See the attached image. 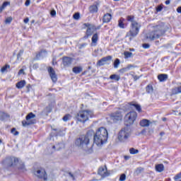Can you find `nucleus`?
I'll list each match as a JSON object with an SVG mask.
<instances>
[{
  "instance_id": "obj_10",
  "label": "nucleus",
  "mask_w": 181,
  "mask_h": 181,
  "mask_svg": "<svg viewBox=\"0 0 181 181\" xmlns=\"http://www.w3.org/2000/svg\"><path fill=\"white\" fill-rule=\"evenodd\" d=\"M122 110L119 109L116 112L111 115L110 119L113 122H117V121H121V119H122Z\"/></svg>"
},
{
  "instance_id": "obj_61",
  "label": "nucleus",
  "mask_w": 181,
  "mask_h": 181,
  "mask_svg": "<svg viewBox=\"0 0 181 181\" xmlns=\"http://www.w3.org/2000/svg\"><path fill=\"white\" fill-rule=\"evenodd\" d=\"M115 1H118V0H115Z\"/></svg>"
},
{
  "instance_id": "obj_2",
  "label": "nucleus",
  "mask_w": 181,
  "mask_h": 181,
  "mask_svg": "<svg viewBox=\"0 0 181 181\" xmlns=\"http://www.w3.org/2000/svg\"><path fill=\"white\" fill-rule=\"evenodd\" d=\"M127 21L132 22L130 25V30L126 34V37L129 38V42L132 41L134 37L138 36L139 33V30L141 29V24L134 20V16H128Z\"/></svg>"
},
{
  "instance_id": "obj_3",
  "label": "nucleus",
  "mask_w": 181,
  "mask_h": 181,
  "mask_svg": "<svg viewBox=\"0 0 181 181\" xmlns=\"http://www.w3.org/2000/svg\"><path fill=\"white\" fill-rule=\"evenodd\" d=\"M75 145L79 149H83L88 152V153H91L93 152V146H90V138L88 136H81L75 141Z\"/></svg>"
},
{
  "instance_id": "obj_54",
  "label": "nucleus",
  "mask_w": 181,
  "mask_h": 181,
  "mask_svg": "<svg viewBox=\"0 0 181 181\" xmlns=\"http://www.w3.org/2000/svg\"><path fill=\"white\" fill-rule=\"evenodd\" d=\"M139 78V77H138V76H134V79L135 81L138 80Z\"/></svg>"
},
{
  "instance_id": "obj_49",
  "label": "nucleus",
  "mask_w": 181,
  "mask_h": 181,
  "mask_svg": "<svg viewBox=\"0 0 181 181\" xmlns=\"http://www.w3.org/2000/svg\"><path fill=\"white\" fill-rule=\"evenodd\" d=\"M143 47L144 49H149V44H144Z\"/></svg>"
},
{
  "instance_id": "obj_37",
  "label": "nucleus",
  "mask_w": 181,
  "mask_h": 181,
  "mask_svg": "<svg viewBox=\"0 0 181 181\" xmlns=\"http://www.w3.org/2000/svg\"><path fill=\"white\" fill-rule=\"evenodd\" d=\"M119 66V59H116L114 62V67L115 69H118Z\"/></svg>"
},
{
  "instance_id": "obj_20",
  "label": "nucleus",
  "mask_w": 181,
  "mask_h": 181,
  "mask_svg": "<svg viewBox=\"0 0 181 181\" xmlns=\"http://www.w3.org/2000/svg\"><path fill=\"white\" fill-rule=\"evenodd\" d=\"M73 73L75 74H80L83 71V67L81 66H75L72 69Z\"/></svg>"
},
{
  "instance_id": "obj_60",
  "label": "nucleus",
  "mask_w": 181,
  "mask_h": 181,
  "mask_svg": "<svg viewBox=\"0 0 181 181\" xmlns=\"http://www.w3.org/2000/svg\"><path fill=\"white\" fill-rule=\"evenodd\" d=\"M124 158H125V159H127V156H125Z\"/></svg>"
},
{
  "instance_id": "obj_26",
  "label": "nucleus",
  "mask_w": 181,
  "mask_h": 181,
  "mask_svg": "<svg viewBox=\"0 0 181 181\" xmlns=\"http://www.w3.org/2000/svg\"><path fill=\"white\" fill-rule=\"evenodd\" d=\"M110 80H115V81H119L121 76L117 74H112L110 76Z\"/></svg>"
},
{
  "instance_id": "obj_53",
  "label": "nucleus",
  "mask_w": 181,
  "mask_h": 181,
  "mask_svg": "<svg viewBox=\"0 0 181 181\" xmlns=\"http://www.w3.org/2000/svg\"><path fill=\"white\" fill-rule=\"evenodd\" d=\"M170 4V0L165 1V5H169Z\"/></svg>"
},
{
  "instance_id": "obj_59",
  "label": "nucleus",
  "mask_w": 181,
  "mask_h": 181,
  "mask_svg": "<svg viewBox=\"0 0 181 181\" xmlns=\"http://www.w3.org/2000/svg\"><path fill=\"white\" fill-rule=\"evenodd\" d=\"M2 142V140L0 139V144Z\"/></svg>"
},
{
  "instance_id": "obj_47",
  "label": "nucleus",
  "mask_w": 181,
  "mask_h": 181,
  "mask_svg": "<svg viewBox=\"0 0 181 181\" xmlns=\"http://www.w3.org/2000/svg\"><path fill=\"white\" fill-rule=\"evenodd\" d=\"M126 69H127V71H129V70H132V69H134V66L132 65H128Z\"/></svg>"
},
{
  "instance_id": "obj_1",
  "label": "nucleus",
  "mask_w": 181,
  "mask_h": 181,
  "mask_svg": "<svg viewBox=\"0 0 181 181\" xmlns=\"http://www.w3.org/2000/svg\"><path fill=\"white\" fill-rule=\"evenodd\" d=\"M108 139V131L104 127L99 128L94 135L93 144L98 148H101L103 145L107 144Z\"/></svg>"
},
{
  "instance_id": "obj_29",
  "label": "nucleus",
  "mask_w": 181,
  "mask_h": 181,
  "mask_svg": "<svg viewBox=\"0 0 181 181\" xmlns=\"http://www.w3.org/2000/svg\"><path fill=\"white\" fill-rule=\"evenodd\" d=\"M8 5H9V2L8 1L3 3L2 6L0 7V13L4 10L5 8H6V6H8Z\"/></svg>"
},
{
  "instance_id": "obj_34",
  "label": "nucleus",
  "mask_w": 181,
  "mask_h": 181,
  "mask_svg": "<svg viewBox=\"0 0 181 181\" xmlns=\"http://www.w3.org/2000/svg\"><path fill=\"white\" fill-rule=\"evenodd\" d=\"M144 170V168L142 167H139L138 168L136 169L134 174L135 175H140V173H142Z\"/></svg>"
},
{
  "instance_id": "obj_35",
  "label": "nucleus",
  "mask_w": 181,
  "mask_h": 181,
  "mask_svg": "<svg viewBox=\"0 0 181 181\" xmlns=\"http://www.w3.org/2000/svg\"><path fill=\"white\" fill-rule=\"evenodd\" d=\"M22 54H23V49H21L17 54V60H22Z\"/></svg>"
},
{
  "instance_id": "obj_17",
  "label": "nucleus",
  "mask_w": 181,
  "mask_h": 181,
  "mask_svg": "<svg viewBox=\"0 0 181 181\" xmlns=\"http://www.w3.org/2000/svg\"><path fill=\"white\" fill-rule=\"evenodd\" d=\"M111 19H112V16L110 13H106L103 16V23H108V22H111Z\"/></svg>"
},
{
  "instance_id": "obj_21",
  "label": "nucleus",
  "mask_w": 181,
  "mask_h": 181,
  "mask_svg": "<svg viewBox=\"0 0 181 181\" xmlns=\"http://www.w3.org/2000/svg\"><path fill=\"white\" fill-rule=\"evenodd\" d=\"M89 11L91 13H97L98 12V7L97 5H93L89 7Z\"/></svg>"
},
{
  "instance_id": "obj_25",
  "label": "nucleus",
  "mask_w": 181,
  "mask_h": 181,
  "mask_svg": "<svg viewBox=\"0 0 181 181\" xmlns=\"http://www.w3.org/2000/svg\"><path fill=\"white\" fill-rule=\"evenodd\" d=\"M24 86H26V81L25 80L16 83L17 88H23Z\"/></svg>"
},
{
  "instance_id": "obj_52",
  "label": "nucleus",
  "mask_w": 181,
  "mask_h": 181,
  "mask_svg": "<svg viewBox=\"0 0 181 181\" xmlns=\"http://www.w3.org/2000/svg\"><path fill=\"white\" fill-rule=\"evenodd\" d=\"M29 23V18H26L24 19V23Z\"/></svg>"
},
{
  "instance_id": "obj_5",
  "label": "nucleus",
  "mask_w": 181,
  "mask_h": 181,
  "mask_svg": "<svg viewBox=\"0 0 181 181\" xmlns=\"http://www.w3.org/2000/svg\"><path fill=\"white\" fill-rule=\"evenodd\" d=\"M3 165L5 168H15V166H17L18 169L25 172V165L15 157L6 158L3 160Z\"/></svg>"
},
{
  "instance_id": "obj_8",
  "label": "nucleus",
  "mask_w": 181,
  "mask_h": 181,
  "mask_svg": "<svg viewBox=\"0 0 181 181\" xmlns=\"http://www.w3.org/2000/svg\"><path fill=\"white\" fill-rule=\"evenodd\" d=\"M131 135V129L128 127L122 129L118 134L119 141H125V139H128L129 136Z\"/></svg>"
},
{
  "instance_id": "obj_56",
  "label": "nucleus",
  "mask_w": 181,
  "mask_h": 181,
  "mask_svg": "<svg viewBox=\"0 0 181 181\" xmlns=\"http://www.w3.org/2000/svg\"><path fill=\"white\" fill-rule=\"evenodd\" d=\"M160 135H165V133H163V132H161L160 134Z\"/></svg>"
},
{
  "instance_id": "obj_14",
  "label": "nucleus",
  "mask_w": 181,
  "mask_h": 181,
  "mask_svg": "<svg viewBox=\"0 0 181 181\" xmlns=\"http://www.w3.org/2000/svg\"><path fill=\"white\" fill-rule=\"evenodd\" d=\"M48 73L53 83H56V81H57V75L56 74V71H54V69H53V68L52 67H49L48 69Z\"/></svg>"
},
{
  "instance_id": "obj_48",
  "label": "nucleus",
  "mask_w": 181,
  "mask_h": 181,
  "mask_svg": "<svg viewBox=\"0 0 181 181\" xmlns=\"http://www.w3.org/2000/svg\"><path fill=\"white\" fill-rule=\"evenodd\" d=\"M25 5V6H29L30 5V0H26Z\"/></svg>"
},
{
  "instance_id": "obj_36",
  "label": "nucleus",
  "mask_w": 181,
  "mask_h": 181,
  "mask_svg": "<svg viewBox=\"0 0 181 181\" xmlns=\"http://www.w3.org/2000/svg\"><path fill=\"white\" fill-rule=\"evenodd\" d=\"M174 180H175V181H181V172L180 173L177 174L174 177Z\"/></svg>"
},
{
  "instance_id": "obj_58",
  "label": "nucleus",
  "mask_w": 181,
  "mask_h": 181,
  "mask_svg": "<svg viewBox=\"0 0 181 181\" xmlns=\"http://www.w3.org/2000/svg\"><path fill=\"white\" fill-rule=\"evenodd\" d=\"M32 23H35V21L34 20H33Z\"/></svg>"
},
{
  "instance_id": "obj_12",
  "label": "nucleus",
  "mask_w": 181,
  "mask_h": 181,
  "mask_svg": "<svg viewBox=\"0 0 181 181\" xmlns=\"http://www.w3.org/2000/svg\"><path fill=\"white\" fill-rule=\"evenodd\" d=\"M35 176H37V177H40V179H44V180H47V174L46 173V171L45 169L41 168L40 170H37L35 172Z\"/></svg>"
},
{
  "instance_id": "obj_22",
  "label": "nucleus",
  "mask_w": 181,
  "mask_h": 181,
  "mask_svg": "<svg viewBox=\"0 0 181 181\" xmlns=\"http://www.w3.org/2000/svg\"><path fill=\"white\" fill-rule=\"evenodd\" d=\"M151 124V122L146 119H144L140 122L141 127H148Z\"/></svg>"
},
{
  "instance_id": "obj_38",
  "label": "nucleus",
  "mask_w": 181,
  "mask_h": 181,
  "mask_svg": "<svg viewBox=\"0 0 181 181\" xmlns=\"http://www.w3.org/2000/svg\"><path fill=\"white\" fill-rule=\"evenodd\" d=\"M129 152L132 155H136V153H138L139 151L132 148H130Z\"/></svg>"
},
{
  "instance_id": "obj_57",
  "label": "nucleus",
  "mask_w": 181,
  "mask_h": 181,
  "mask_svg": "<svg viewBox=\"0 0 181 181\" xmlns=\"http://www.w3.org/2000/svg\"><path fill=\"white\" fill-rule=\"evenodd\" d=\"M134 50H135V49H130V51H131V52H134Z\"/></svg>"
},
{
  "instance_id": "obj_16",
  "label": "nucleus",
  "mask_w": 181,
  "mask_h": 181,
  "mask_svg": "<svg viewBox=\"0 0 181 181\" xmlns=\"http://www.w3.org/2000/svg\"><path fill=\"white\" fill-rule=\"evenodd\" d=\"M98 175L102 177H107L108 176V172H107V167H100L98 170Z\"/></svg>"
},
{
  "instance_id": "obj_24",
  "label": "nucleus",
  "mask_w": 181,
  "mask_h": 181,
  "mask_svg": "<svg viewBox=\"0 0 181 181\" xmlns=\"http://www.w3.org/2000/svg\"><path fill=\"white\" fill-rule=\"evenodd\" d=\"M158 78L160 81H166V80H168V75L165 74H161L158 76Z\"/></svg>"
},
{
  "instance_id": "obj_7",
  "label": "nucleus",
  "mask_w": 181,
  "mask_h": 181,
  "mask_svg": "<svg viewBox=\"0 0 181 181\" xmlns=\"http://www.w3.org/2000/svg\"><path fill=\"white\" fill-rule=\"evenodd\" d=\"M36 124V115L33 112H30L25 117V120L22 122L23 127H29V125H33Z\"/></svg>"
},
{
  "instance_id": "obj_13",
  "label": "nucleus",
  "mask_w": 181,
  "mask_h": 181,
  "mask_svg": "<svg viewBox=\"0 0 181 181\" xmlns=\"http://www.w3.org/2000/svg\"><path fill=\"white\" fill-rule=\"evenodd\" d=\"M62 63L65 67H70L71 63H73V58L70 57H64L62 58Z\"/></svg>"
},
{
  "instance_id": "obj_27",
  "label": "nucleus",
  "mask_w": 181,
  "mask_h": 181,
  "mask_svg": "<svg viewBox=\"0 0 181 181\" xmlns=\"http://www.w3.org/2000/svg\"><path fill=\"white\" fill-rule=\"evenodd\" d=\"M47 56V52L46 51H41L38 54H37V57H46Z\"/></svg>"
},
{
  "instance_id": "obj_50",
  "label": "nucleus",
  "mask_w": 181,
  "mask_h": 181,
  "mask_svg": "<svg viewBox=\"0 0 181 181\" xmlns=\"http://www.w3.org/2000/svg\"><path fill=\"white\" fill-rule=\"evenodd\" d=\"M18 74L21 75V74H25V71L23 69H21L18 72Z\"/></svg>"
},
{
  "instance_id": "obj_45",
  "label": "nucleus",
  "mask_w": 181,
  "mask_h": 181,
  "mask_svg": "<svg viewBox=\"0 0 181 181\" xmlns=\"http://www.w3.org/2000/svg\"><path fill=\"white\" fill-rule=\"evenodd\" d=\"M127 71H128V69H127V67L121 69L119 72L120 73H127Z\"/></svg>"
},
{
  "instance_id": "obj_28",
  "label": "nucleus",
  "mask_w": 181,
  "mask_h": 181,
  "mask_svg": "<svg viewBox=\"0 0 181 181\" xmlns=\"http://www.w3.org/2000/svg\"><path fill=\"white\" fill-rule=\"evenodd\" d=\"M62 119L64 122H67V121H70V119H71V115L67 114L65 116H64Z\"/></svg>"
},
{
  "instance_id": "obj_39",
  "label": "nucleus",
  "mask_w": 181,
  "mask_h": 181,
  "mask_svg": "<svg viewBox=\"0 0 181 181\" xmlns=\"http://www.w3.org/2000/svg\"><path fill=\"white\" fill-rule=\"evenodd\" d=\"M73 18L75 21H78V19H80V13H76L74 14Z\"/></svg>"
},
{
  "instance_id": "obj_41",
  "label": "nucleus",
  "mask_w": 181,
  "mask_h": 181,
  "mask_svg": "<svg viewBox=\"0 0 181 181\" xmlns=\"http://www.w3.org/2000/svg\"><path fill=\"white\" fill-rule=\"evenodd\" d=\"M11 22H12V17H8L6 18L5 23H6L7 25H9Z\"/></svg>"
},
{
  "instance_id": "obj_19",
  "label": "nucleus",
  "mask_w": 181,
  "mask_h": 181,
  "mask_svg": "<svg viewBox=\"0 0 181 181\" xmlns=\"http://www.w3.org/2000/svg\"><path fill=\"white\" fill-rule=\"evenodd\" d=\"M97 42H98V34L95 33L92 37L91 46H97Z\"/></svg>"
},
{
  "instance_id": "obj_33",
  "label": "nucleus",
  "mask_w": 181,
  "mask_h": 181,
  "mask_svg": "<svg viewBox=\"0 0 181 181\" xmlns=\"http://www.w3.org/2000/svg\"><path fill=\"white\" fill-rule=\"evenodd\" d=\"M9 65L8 64H6L4 66H3L1 69V73H6V71H8V69H9Z\"/></svg>"
},
{
  "instance_id": "obj_23",
  "label": "nucleus",
  "mask_w": 181,
  "mask_h": 181,
  "mask_svg": "<svg viewBox=\"0 0 181 181\" xmlns=\"http://www.w3.org/2000/svg\"><path fill=\"white\" fill-rule=\"evenodd\" d=\"M155 169L156 170V172H163L164 169H165V166L163 165V164H158L156 165Z\"/></svg>"
},
{
  "instance_id": "obj_40",
  "label": "nucleus",
  "mask_w": 181,
  "mask_h": 181,
  "mask_svg": "<svg viewBox=\"0 0 181 181\" xmlns=\"http://www.w3.org/2000/svg\"><path fill=\"white\" fill-rule=\"evenodd\" d=\"M126 179H127V175L125 174H122L119 177V181H125Z\"/></svg>"
},
{
  "instance_id": "obj_55",
  "label": "nucleus",
  "mask_w": 181,
  "mask_h": 181,
  "mask_svg": "<svg viewBox=\"0 0 181 181\" xmlns=\"http://www.w3.org/2000/svg\"><path fill=\"white\" fill-rule=\"evenodd\" d=\"M53 64H57V62L53 61Z\"/></svg>"
},
{
  "instance_id": "obj_51",
  "label": "nucleus",
  "mask_w": 181,
  "mask_h": 181,
  "mask_svg": "<svg viewBox=\"0 0 181 181\" xmlns=\"http://www.w3.org/2000/svg\"><path fill=\"white\" fill-rule=\"evenodd\" d=\"M68 175L71 179L74 180V175L71 173H69Z\"/></svg>"
},
{
  "instance_id": "obj_11",
  "label": "nucleus",
  "mask_w": 181,
  "mask_h": 181,
  "mask_svg": "<svg viewBox=\"0 0 181 181\" xmlns=\"http://www.w3.org/2000/svg\"><path fill=\"white\" fill-rule=\"evenodd\" d=\"M86 26H88V28L86 30V36L84 37V39H88V36H91L97 29H100V28H95V25L90 24H88Z\"/></svg>"
},
{
  "instance_id": "obj_42",
  "label": "nucleus",
  "mask_w": 181,
  "mask_h": 181,
  "mask_svg": "<svg viewBox=\"0 0 181 181\" xmlns=\"http://www.w3.org/2000/svg\"><path fill=\"white\" fill-rule=\"evenodd\" d=\"M11 134H13V135H19V132L16 131V129H11Z\"/></svg>"
},
{
  "instance_id": "obj_30",
  "label": "nucleus",
  "mask_w": 181,
  "mask_h": 181,
  "mask_svg": "<svg viewBox=\"0 0 181 181\" xmlns=\"http://www.w3.org/2000/svg\"><path fill=\"white\" fill-rule=\"evenodd\" d=\"M124 55L125 59H129V57H132V56H133L132 52H130L128 51L124 52Z\"/></svg>"
},
{
  "instance_id": "obj_4",
  "label": "nucleus",
  "mask_w": 181,
  "mask_h": 181,
  "mask_svg": "<svg viewBox=\"0 0 181 181\" xmlns=\"http://www.w3.org/2000/svg\"><path fill=\"white\" fill-rule=\"evenodd\" d=\"M166 32V25L162 23L154 28V30L147 33V39L150 40H155V39H159L160 36Z\"/></svg>"
},
{
  "instance_id": "obj_15",
  "label": "nucleus",
  "mask_w": 181,
  "mask_h": 181,
  "mask_svg": "<svg viewBox=\"0 0 181 181\" xmlns=\"http://www.w3.org/2000/svg\"><path fill=\"white\" fill-rule=\"evenodd\" d=\"M112 59V57H111V56H107L106 57H103L97 62V66H104V64H105V63H107V62L111 61Z\"/></svg>"
},
{
  "instance_id": "obj_9",
  "label": "nucleus",
  "mask_w": 181,
  "mask_h": 181,
  "mask_svg": "<svg viewBox=\"0 0 181 181\" xmlns=\"http://www.w3.org/2000/svg\"><path fill=\"white\" fill-rule=\"evenodd\" d=\"M137 114L136 112H130L124 117L125 122L127 125H132L136 119Z\"/></svg>"
},
{
  "instance_id": "obj_32",
  "label": "nucleus",
  "mask_w": 181,
  "mask_h": 181,
  "mask_svg": "<svg viewBox=\"0 0 181 181\" xmlns=\"http://www.w3.org/2000/svg\"><path fill=\"white\" fill-rule=\"evenodd\" d=\"M132 105H133V107H134V108H136V111H138L139 112H141L142 111L141 105H139V104L134 103L132 104Z\"/></svg>"
},
{
  "instance_id": "obj_46",
  "label": "nucleus",
  "mask_w": 181,
  "mask_h": 181,
  "mask_svg": "<svg viewBox=\"0 0 181 181\" xmlns=\"http://www.w3.org/2000/svg\"><path fill=\"white\" fill-rule=\"evenodd\" d=\"M50 15H51V16H52V17L56 16V15H57V13H56V11H55V10H52V11H51V12H50Z\"/></svg>"
},
{
  "instance_id": "obj_31",
  "label": "nucleus",
  "mask_w": 181,
  "mask_h": 181,
  "mask_svg": "<svg viewBox=\"0 0 181 181\" xmlns=\"http://www.w3.org/2000/svg\"><path fill=\"white\" fill-rule=\"evenodd\" d=\"M146 91L149 94H152V93H153V87H152V86H151V85L147 86Z\"/></svg>"
},
{
  "instance_id": "obj_43",
  "label": "nucleus",
  "mask_w": 181,
  "mask_h": 181,
  "mask_svg": "<svg viewBox=\"0 0 181 181\" xmlns=\"http://www.w3.org/2000/svg\"><path fill=\"white\" fill-rule=\"evenodd\" d=\"M163 9V5H159L156 7V12H160Z\"/></svg>"
},
{
  "instance_id": "obj_18",
  "label": "nucleus",
  "mask_w": 181,
  "mask_h": 181,
  "mask_svg": "<svg viewBox=\"0 0 181 181\" xmlns=\"http://www.w3.org/2000/svg\"><path fill=\"white\" fill-rule=\"evenodd\" d=\"M65 145L64 143H59L56 144L55 146H53V149H55V151H62V149H64Z\"/></svg>"
},
{
  "instance_id": "obj_44",
  "label": "nucleus",
  "mask_w": 181,
  "mask_h": 181,
  "mask_svg": "<svg viewBox=\"0 0 181 181\" xmlns=\"http://www.w3.org/2000/svg\"><path fill=\"white\" fill-rule=\"evenodd\" d=\"M118 25L122 28V29H124L125 27L124 25V23L122 22V21H119V24Z\"/></svg>"
},
{
  "instance_id": "obj_6",
  "label": "nucleus",
  "mask_w": 181,
  "mask_h": 181,
  "mask_svg": "<svg viewBox=\"0 0 181 181\" xmlns=\"http://www.w3.org/2000/svg\"><path fill=\"white\" fill-rule=\"evenodd\" d=\"M91 117H93V112L89 110H83L77 115L76 118L80 122H86V121H88V119L91 118Z\"/></svg>"
}]
</instances>
